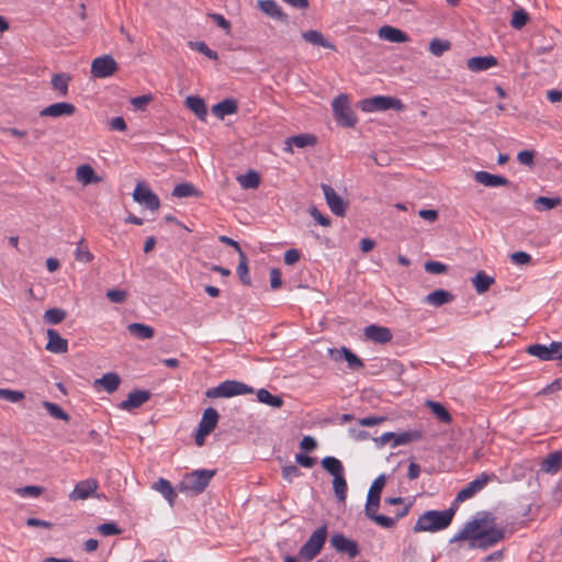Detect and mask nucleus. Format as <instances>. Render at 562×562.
<instances>
[{
  "instance_id": "338daca9",
  "label": "nucleus",
  "mask_w": 562,
  "mask_h": 562,
  "mask_svg": "<svg viewBox=\"0 0 562 562\" xmlns=\"http://www.w3.org/2000/svg\"><path fill=\"white\" fill-rule=\"evenodd\" d=\"M310 214L319 225L325 227L330 225V218L323 215L316 206H312L310 209Z\"/></svg>"
},
{
  "instance_id": "b1692460",
  "label": "nucleus",
  "mask_w": 562,
  "mask_h": 562,
  "mask_svg": "<svg viewBox=\"0 0 562 562\" xmlns=\"http://www.w3.org/2000/svg\"><path fill=\"white\" fill-rule=\"evenodd\" d=\"M562 469V451L549 453L541 462V470L548 474H555Z\"/></svg>"
},
{
  "instance_id": "f3484780",
  "label": "nucleus",
  "mask_w": 562,
  "mask_h": 562,
  "mask_svg": "<svg viewBox=\"0 0 562 562\" xmlns=\"http://www.w3.org/2000/svg\"><path fill=\"white\" fill-rule=\"evenodd\" d=\"M258 7L265 14L274 20L283 23H286L289 20L288 14L274 0H258Z\"/></svg>"
},
{
  "instance_id": "5fc2aeb1",
  "label": "nucleus",
  "mask_w": 562,
  "mask_h": 562,
  "mask_svg": "<svg viewBox=\"0 0 562 562\" xmlns=\"http://www.w3.org/2000/svg\"><path fill=\"white\" fill-rule=\"evenodd\" d=\"M25 397L22 391L0 389V398L7 400L11 403H18Z\"/></svg>"
},
{
  "instance_id": "bb28decb",
  "label": "nucleus",
  "mask_w": 562,
  "mask_h": 562,
  "mask_svg": "<svg viewBox=\"0 0 562 562\" xmlns=\"http://www.w3.org/2000/svg\"><path fill=\"white\" fill-rule=\"evenodd\" d=\"M220 414L213 407H207L204 409L202 414V418L199 423V428L203 429V431L212 432L218 423Z\"/></svg>"
},
{
  "instance_id": "6ab92c4d",
  "label": "nucleus",
  "mask_w": 562,
  "mask_h": 562,
  "mask_svg": "<svg viewBox=\"0 0 562 562\" xmlns=\"http://www.w3.org/2000/svg\"><path fill=\"white\" fill-rule=\"evenodd\" d=\"M498 64L497 58L492 55L471 57L467 60V67L473 72H480L495 67Z\"/></svg>"
},
{
  "instance_id": "aec40b11",
  "label": "nucleus",
  "mask_w": 562,
  "mask_h": 562,
  "mask_svg": "<svg viewBox=\"0 0 562 562\" xmlns=\"http://www.w3.org/2000/svg\"><path fill=\"white\" fill-rule=\"evenodd\" d=\"M46 349L53 353H65L68 350V341L55 329H47Z\"/></svg>"
},
{
  "instance_id": "0e129e2a",
  "label": "nucleus",
  "mask_w": 562,
  "mask_h": 562,
  "mask_svg": "<svg viewBox=\"0 0 562 562\" xmlns=\"http://www.w3.org/2000/svg\"><path fill=\"white\" fill-rule=\"evenodd\" d=\"M151 100V94H143L139 97L132 98L131 103L136 110L144 111Z\"/></svg>"
},
{
  "instance_id": "c03bdc74",
  "label": "nucleus",
  "mask_w": 562,
  "mask_h": 562,
  "mask_svg": "<svg viewBox=\"0 0 562 562\" xmlns=\"http://www.w3.org/2000/svg\"><path fill=\"white\" fill-rule=\"evenodd\" d=\"M236 272H237L238 278L243 284H245V285L251 284V279L249 277L248 259H247L246 254H241V256H239V262H238Z\"/></svg>"
},
{
  "instance_id": "72a5a7b5",
  "label": "nucleus",
  "mask_w": 562,
  "mask_h": 562,
  "mask_svg": "<svg viewBox=\"0 0 562 562\" xmlns=\"http://www.w3.org/2000/svg\"><path fill=\"white\" fill-rule=\"evenodd\" d=\"M423 438V431L418 429H412L407 431H403L400 434H395L394 442L392 443V447L395 448L401 445H407L413 441H418Z\"/></svg>"
},
{
  "instance_id": "bf43d9fd",
  "label": "nucleus",
  "mask_w": 562,
  "mask_h": 562,
  "mask_svg": "<svg viewBox=\"0 0 562 562\" xmlns=\"http://www.w3.org/2000/svg\"><path fill=\"white\" fill-rule=\"evenodd\" d=\"M44 488L36 485H27L16 490L20 496L26 497H38L43 493Z\"/></svg>"
},
{
  "instance_id": "a19ab883",
  "label": "nucleus",
  "mask_w": 562,
  "mask_h": 562,
  "mask_svg": "<svg viewBox=\"0 0 562 562\" xmlns=\"http://www.w3.org/2000/svg\"><path fill=\"white\" fill-rule=\"evenodd\" d=\"M561 202H562V200L559 196H555V198L538 196L533 201V205L537 211L543 212V211H550V210L557 207L558 205L561 204Z\"/></svg>"
},
{
  "instance_id": "e433bc0d",
  "label": "nucleus",
  "mask_w": 562,
  "mask_h": 562,
  "mask_svg": "<svg viewBox=\"0 0 562 562\" xmlns=\"http://www.w3.org/2000/svg\"><path fill=\"white\" fill-rule=\"evenodd\" d=\"M172 195L176 198L201 196L202 192L190 182H182L173 188Z\"/></svg>"
},
{
  "instance_id": "69168bd1",
  "label": "nucleus",
  "mask_w": 562,
  "mask_h": 562,
  "mask_svg": "<svg viewBox=\"0 0 562 562\" xmlns=\"http://www.w3.org/2000/svg\"><path fill=\"white\" fill-rule=\"evenodd\" d=\"M551 360H562V341H552L548 346Z\"/></svg>"
},
{
  "instance_id": "680f3d73",
  "label": "nucleus",
  "mask_w": 562,
  "mask_h": 562,
  "mask_svg": "<svg viewBox=\"0 0 562 562\" xmlns=\"http://www.w3.org/2000/svg\"><path fill=\"white\" fill-rule=\"evenodd\" d=\"M106 297L113 303H124L127 299L125 290L111 289L106 291Z\"/></svg>"
},
{
  "instance_id": "2eb2a0df",
  "label": "nucleus",
  "mask_w": 562,
  "mask_h": 562,
  "mask_svg": "<svg viewBox=\"0 0 562 562\" xmlns=\"http://www.w3.org/2000/svg\"><path fill=\"white\" fill-rule=\"evenodd\" d=\"M76 113V106L68 102L53 103L40 111V116L60 117L71 116Z\"/></svg>"
},
{
  "instance_id": "864d4df0",
  "label": "nucleus",
  "mask_w": 562,
  "mask_h": 562,
  "mask_svg": "<svg viewBox=\"0 0 562 562\" xmlns=\"http://www.w3.org/2000/svg\"><path fill=\"white\" fill-rule=\"evenodd\" d=\"M189 45L191 48L195 49L196 52L203 54L207 58L212 60L218 59L217 52L211 49L204 42L196 41V42H189Z\"/></svg>"
},
{
  "instance_id": "4d7b16f0",
  "label": "nucleus",
  "mask_w": 562,
  "mask_h": 562,
  "mask_svg": "<svg viewBox=\"0 0 562 562\" xmlns=\"http://www.w3.org/2000/svg\"><path fill=\"white\" fill-rule=\"evenodd\" d=\"M424 268L428 273H432V274H441V273H446L448 271L447 265L439 262V261H432V260L426 261L424 265Z\"/></svg>"
},
{
  "instance_id": "de8ad7c7",
  "label": "nucleus",
  "mask_w": 562,
  "mask_h": 562,
  "mask_svg": "<svg viewBox=\"0 0 562 562\" xmlns=\"http://www.w3.org/2000/svg\"><path fill=\"white\" fill-rule=\"evenodd\" d=\"M43 407L56 419L64 422H68L70 419V416L56 403L44 401Z\"/></svg>"
},
{
  "instance_id": "4c0bfd02",
  "label": "nucleus",
  "mask_w": 562,
  "mask_h": 562,
  "mask_svg": "<svg viewBox=\"0 0 562 562\" xmlns=\"http://www.w3.org/2000/svg\"><path fill=\"white\" fill-rule=\"evenodd\" d=\"M71 81V76L69 74H55L52 78V86L55 90L59 92L61 97H66L68 94V86Z\"/></svg>"
},
{
  "instance_id": "603ef678",
  "label": "nucleus",
  "mask_w": 562,
  "mask_h": 562,
  "mask_svg": "<svg viewBox=\"0 0 562 562\" xmlns=\"http://www.w3.org/2000/svg\"><path fill=\"white\" fill-rule=\"evenodd\" d=\"M529 21V15L524 9H518L513 12L510 26L516 30L522 29Z\"/></svg>"
},
{
  "instance_id": "37998d69",
  "label": "nucleus",
  "mask_w": 562,
  "mask_h": 562,
  "mask_svg": "<svg viewBox=\"0 0 562 562\" xmlns=\"http://www.w3.org/2000/svg\"><path fill=\"white\" fill-rule=\"evenodd\" d=\"M238 181L244 189H256L260 184L258 172L249 170L245 175L238 177Z\"/></svg>"
},
{
  "instance_id": "cd10ccee",
  "label": "nucleus",
  "mask_w": 562,
  "mask_h": 562,
  "mask_svg": "<svg viewBox=\"0 0 562 562\" xmlns=\"http://www.w3.org/2000/svg\"><path fill=\"white\" fill-rule=\"evenodd\" d=\"M121 384V378L115 372H109L103 374L100 379L94 381V386H102L108 393L115 392Z\"/></svg>"
},
{
  "instance_id": "f257e3e1",
  "label": "nucleus",
  "mask_w": 562,
  "mask_h": 562,
  "mask_svg": "<svg viewBox=\"0 0 562 562\" xmlns=\"http://www.w3.org/2000/svg\"><path fill=\"white\" fill-rule=\"evenodd\" d=\"M504 538L505 530L496 526L495 516L490 512H479L450 539V543L468 540L471 549L487 550Z\"/></svg>"
},
{
  "instance_id": "39448f33",
  "label": "nucleus",
  "mask_w": 562,
  "mask_h": 562,
  "mask_svg": "<svg viewBox=\"0 0 562 562\" xmlns=\"http://www.w3.org/2000/svg\"><path fill=\"white\" fill-rule=\"evenodd\" d=\"M327 526L318 527L310 539L301 547L299 557L304 561H312L323 549L327 538Z\"/></svg>"
},
{
  "instance_id": "dca6fc26",
  "label": "nucleus",
  "mask_w": 562,
  "mask_h": 562,
  "mask_svg": "<svg viewBox=\"0 0 562 562\" xmlns=\"http://www.w3.org/2000/svg\"><path fill=\"white\" fill-rule=\"evenodd\" d=\"M364 336L368 340L376 344H386L392 340L393 335L387 327L371 324L364 327Z\"/></svg>"
},
{
  "instance_id": "6e6552de",
  "label": "nucleus",
  "mask_w": 562,
  "mask_h": 562,
  "mask_svg": "<svg viewBox=\"0 0 562 562\" xmlns=\"http://www.w3.org/2000/svg\"><path fill=\"white\" fill-rule=\"evenodd\" d=\"M495 477V474H487L485 472L481 473L473 481L468 483L465 487L458 492L452 505L457 508L459 503H462L473 497L476 493L482 491L490 481L494 480Z\"/></svg>"
},
{
  "instance_id": "49530a36",
  "label": "nucleus",
  "mask_w": 562,
  "mask_h": 562,
  "mask_svg": "<svg viewBox=\"0 0 562 562\" xmlns=\"http://www.w3.org/2000/svg\"><path fill=\"white\" fill-rule=\"evenodd\" d=\"M451 48V43L449 41H443L438 37H435L429 43V52L436 56L440 57L443 53L448 52Z\"/></svg>"
},
{
  "instance_id": "c756f323",
  "label": "nucleus",
  "mask_w": 562,
  "mask_h": 562,
  "mask_svg": "<svg viewBox=\"0 0 562 562\" xmlns=\"http://www.w3.org/2000/svg\"><path fill=\"white\" fill-rule=\"evenodd\" d=\"M316 143L317 137L313 134H299L286 138L285 144L288 147L285 149L292 151L291 146L304 148L306 146H314Z\"/></svg>"
},
{
  "instance_id": "f8f14e48",
  "label": "nucleus",
  "mask_w": 562,
  "mask_h": 562,
  "mask_svg": "<svg viewBox=\"0 0 562 562\" xmlns=\"http://www.w3.org/2000/svg\"><path fill=\"white\" fill-rule=\"evenodd\" d=\"M385 483H386V479L383 474H381L371 484L369 492H368L367 504H366V508H364L366 514H369V512L379 509L381 493H382L383 487L385 486Z\"/></svg>"
},
{
  "instance_id": "7c9ffc66",
  "label": "nucleus",
  "mask_w": 562,
  "mask_h": 562,
  "mask_svg": "<svg viewBox=\"0 0 562 562\" xmlns=\"http://www.w3.org/2000/svg\"><path fill=\"white\" fill-rule=\"evenodd\" d=\"M302 37L307 43H311L313 45H317V46H322L324 48L336 50V46L331 42L327 41L319 31H316V30L306 31L302 34Z\"/></svg>"
},
{
  "instance_id": "a878e982",
  "label": "nucleus",
  "mask_w": 562,
  "mask_h": 562,
  "mask_svg": "<svg viewBox=\"0 0 562 562\" xmlns=\"http://www.w3.org/2000/svg\"><path fill=\"white\" fill-rule=\"evenodd\" d=\"M454 299V294H452L450 291L438 289L429 293L425 297V302L432 306H442L445 304L451 303Z\"/></svg>"
},
{
  "instance_id": "5701e85b",
  "label": "nucleus",
  "mask_w": 562,
  "mask_h": 562,
  "mask_svg": "<svg viewBox=\"0 0 562 562\" xmlns=\"http://www.w3.org/2000/svg\"><path fill=\"white\" fill-rule=\"evenodd\" d=\"M379 36L391 43H405L409 40L408 35L404 31L390 25L380 27Z\"/></svg>"
},
{
  "instance_id": "4be33fe9",
  "label": "nucleus",
  "mask_w": 562,
  "mask_h": 562,
  "mask_svg": "<svg viewBox=\"0 0 562 562\" xmlns=\"http://www.w3.org/2000/svg\"><path fill=\"white\" fill-rule=\"evenodd\" d=\"M98 488V483L95 480H85L75 486L74 491L70 494L72 499H87L92 493Z\"/></svg>"
},
{
  "instance_id": "412c9836",
  "label": "nucleus",
  "mask_w": 562,
  "mask_h": 562,
  "mask_svg": "<svg viewBox=\"0 0 562 562\" xmlns=\"http://www.w3.org/2000/svg\"><path fill=\"white\" fill-rule=\"evenodd\" d=\"M474 180L485 187L495 188L510 184L509 180L503 176L493 175L487 171H476Z\"/></svg>"
},
{
  "instance_id": "393cba45",
  "label": "nucleus",
  "mask_w": 562,
  "mask_h": 562,
  "mask_svg": "<svg viewBox=\"0 0 562 562\" xmlns=\"http://www.w3.org/2000/svg\"><path fill=\"white\" fill-rule=\"evenodd\" d=\"M237 111L238 103L235 99H224L212 106V113L218 119L235 114Z\"/></svg>"
},
{
  "instance_id": "7ed1b4c3",
  "label": "nucleus",
  "mask_w": 562,
  "mask_h": 562,
  "mask_svg": "<svg viewBox=\"0 0 562 562\" xmlns=\"http://www.w3.org/2000/svg\"><path fill=\"white\" fill-rule=\"evenodd\" d=\"M215 474L216 470H194L183 476L178 484V490L180 492H189L193 495H199L205 491Z\"/></svg>"
},
{
  "instance_id": "e2e57ef3",
  "label": "nucleus",
  "mask_w": 562,
  "mask_h": 562,
  "mask_svg": "<svg viewBox=\"0 0 562 562\" xmlns=\"http://www.w3.org/2000/svg\"><path fill=\"white\" fill-rule=\"evenodd\" d=\"M207 16H209L210 19H212V20L216 23V25H217L218 27H221L222 30H224V31L226 32V34H228V33H229L232 24H231V22H229L227 19H225L222 14L210 12V13H207Z\"/></svg>"
},
{
  "instance_id": "79ce46f5",
  "label": "nucleus",
  "mask_w": 562,
  "mask_h": 562,
  "mask_svg": "<svg viewBox=\"0 0 562 562\" xmlns=\"http://www.w3.org/2000/svg\"><path fill=\"white\" fill-rule=\"evenodd\" d=\"M427 406L430 408L432 414L445 424H449L452 420L451 414L448 409L439 402L428 401Z\"/></svg>"
},
{
  "instance_id": "f03ea898",
  "label": "nucleus",
  "mask_w": 562,
  "mask_h": 562,
  "mask_svg": "<svg viewBox=\"0 0 562 562\" xmlns=\"http://www.w3.org/2000/svg\"><path fill=\"white\" fill-rule=\"evenodd\" d=\"M456 514V507L451 505L446 510H427L420 515L413 527L414 532L438 531L447 528Z\"/></svg>"
},
{
  "instance_id": "ddd939ff",
  "label": "nucleus",
  "mask_w": 562,
  "mask_h": 562,
  "mask_svg": "<svg viewBox=\"0 0 562 562\" xmlns=\"http://www.w3.org/2000/svg\"><path fill=\"white\" fill-rule=\"evenodd\" d=\"M330 544L340 553H347L350 558L359 554V546L355 540L345 537L342 533H335L330 538Z\"/></svg>"
},
{
  "instance_id": "ea45409f",
  "label": "nucleus",
  "mask_w": 562,
  "mask_h": 562,
  "mask_svg": "<svg viewBox=\"0 0 562 562\" xmlns=\"http://www.w3.org/2000/svg\"><path fill=\"white\" fill-rule=\"evenodd\" d=\"M76 175L78 180L83 184H90L99 181V177L90 165L79 166Z\"/></svg>"
},
{
  "instance_id": "a211bd4d",
  "label": "nucleus",
  "mask_w": 562,
  "mask_h": 562,
  "mask_svg": "<svg viewBox=\"0 0 562 562\" xmlns=\"http://www.w3.org/2000/svg\"><path fill=\"white\" fill-rule=\"evenodd\" d=\"M330 353L335 360L345 359L351 370H360L364 367L363 361L350 349L341 347V349H330Z\"/></svg>"
},
{
  "instance_id": "09e8293b",
  "label": "nucleus",
  "mask_w": 562,
  "mask_h": 562,
  "mask_svg": "<svg viewBox=\"0 0 562 562\" xmlns=\"http://www.w3.org/2000/svg\"><path fill=\"white\" fill-rule=\"evenodd\" d=\"M378 510L369 512V514H366V516L374 521L376 525L390 529L393 528L396 524L395 519L382 514H378Z\"/></svg>"
},
{
  "instance_id": "a18cd8bd",
  "label": "nucleus",
  "mask_w": 562,
  "mask_h": 562,
  "mask_svg": "<svg viewBox=\"0 0 562 562\" xmlns=\"http://www.w3.org/2000/svg\"><path fill=\"white\" fill-rule=\"evenodd\" d=\"M66 312L63 308L53 307L44 313V322L50 325H57L66 318Z\"/></svg>"
},
{
  "instance_id": "3c124183",
  "label": "nucleus",
  "mask_w": 562,
  "mask_h": 562,
  "mask_svg": "<svg viewBox=\"0 0 562 562\" xmlns=\"http://www.w3.org/2000/svg\"><path fill=\"white\" fill-rule=\"evenodd\" d=\"M527 353L530 356L537 357L542 361H550V352L548 350V346L533 344L527 347Z\"/></svg>"
},
{
  "instance_id": "c9c22d12",
  "label": "nucleus",
  "mask_w": 562,
  "mask_h": 562,
  "mask_svg": "<svg viewBox=\"0 0 562 562\" xmlns=\"http://www.w3.org/2000/svg\"><path fill=\"white\" fill-rule=\"evenodd\" d=\"M321 464H322V468L326 472H328L330 475H333L334 477H336V475L339 476V475L344 474V465L340 462V460H338L335 457H331V456L325 457L322 460Z\"/></svg>"
},
{
  "instance_id": "f704fd0d",
  "label": "nucleus",
  "mask_w": 562,
  "mask_h": 562,
  "mask_svg": "<svg viewBox=\"0 0 562 562\" xmlns=\"http://www.w3.org/2000/svg\"><path fill=\"white\" fill-rule=\"evenodd\" d=\"M495 282V279L484 271H479L474 278H472V283L479 294L485 293L490 286Z\"/></svg>"
},
{
  "instance_id": "9b49d317",
  "label": "nucleus",
  "mask_w": 562,
  "mask_h": 562,
  "mask_svg": "<svg viewBox=\"0 0 562 562\" xmlns=\"http://www.w3.org/2000/svg\"><path fill=\"white\" fill-rule=\"evenodd\" d=\"M321 188L330 211L337 216H345L348 203L337 194L331 186L322 183Z\"/></svg>"
},
{
  "instance_id": "9d476101",
  "label": "nucleus",
  "mask_w": 562,
  "mask_h": 562,
  "mask_svg": "<svg viewBox=\"0 0 562 562\" xmlns=\"http://www.w3.org/2000/svg\"><path fill=\"white\" fill-rule=\"evenodd\" d=\"M133 199L147 207L150 211H156L160 206L159 198L156 193H154L150 188H148L143 182L136 184V188L133 192Z\"/></svg>"
},
{
  "instance_id": "58836bf2",
  "label": "nucleus",
  "mask_w": 562,
  "mask_h": 562,
  "mask_svg": "<svg viewBox=\"0 0 562 562\" xmlns=\"http://www.w3.org/2000/svg\"><path fill=\"white\" fill-rule=\"evenodd\" d=\"M257 398L260 403L274 408H280L284 403L281 396L273 395L266 389H260L257 391Z\"/></svg>"
},
{
  "instance_id": "423d86ee",
  "label": "nucleus",
  "mask_w": 562,
  "mask_h": 562,
  "mask_svg": "<svg viewBox=\"0 0 562 562\" xmlns=\"http://www.w3.org/2000/svg\"><path fill=\"white\" fill-rule=\"evenodd\" d=\"M333 114L337 123L344 127H353L357 124V116L348 103L346 94H339L333 100Z\"/></svg>"
},
{
  "instance_id": "0eeeda50",
  "label": "nucleus",
  "mask_w": 562,
  "mask_h": 562,
  "mask_svg": "<svg viewBox=\"0 0 562 562\" xmlns=\"http://www.w3.org/2000/svg\"><path fill=\"white\" fill-rule=\"evenodd\" d=\"M360 108L364 112L386 111L391 109L402 111L404 104L400 99L394 97L376 95L362 100Z\"/></svg>"
},
{
  "instance_id": "13d9d810",
  "label": "nucleus",
  "mask_w": 562,
  "mask_h": 562,
  "mask_svg": "<svg viewBox=\"0 0 562 562\" xmlns=\"http://www.w3.org/2000/svg\"><path fill=\"white\" fill-rule=\"evenodd\" d=\"M98 531L102 535V536H116V535H120L122 532V530L120 529V527L115 524V522H105V524H102L98 527Z\"/></svg>"
},
{
  "instance_id": "c85d7f7f",
  "label": "nucleus",
  "mask_w": 562,
  "mask_h": 562,
  "mask_svg": "<svg viewBox=\"0 0 562 562\" xmlns=\"http://www.w3.org/2000/svg\"><path fill=\"white\" fill-rule=\"evenodd\" d=\"M153 488L159 492L167 499L170 506H173L178 495L168 480L159 477L154 483Z\"/></svg>"
},
{
  "instance_id": "4468645a",
  "label": "nucleus",
  "mask_w": 562,
  "mask_h": 562,
  "mask_svg": "<svg viewBox=\"0 0 562 562\" xmlns=\"http://www.w3.org/2000/svg\"><path fill=\"white\" fill-rule=\"evenodd\" d=\"M151 397V393L147 390H134L128 393L127 398L119 404V407L123 411H132L140 407L143 404L148 402Z\"/></svg>"
},
{
  "instance_id": "473e14b6",
  "label": "nucleus",
  "mask_w": 562,
  "mask_h": 562,
  "mask_svg": "<svg viewBox=\"0 0 562 562\" xmlns=\"http://www.w3.org/2000/svg\"><path fill=\"white\" fill-rule=\"evenodd\" d=\"M127 330L138 339H150L155 335L154 328L143 323H132L127 326Z\"/></svg>"
},
{
  "instance_id": "052dcab7",
  "label": "nucleus",
  "mask_w": 562,
  "mask_h": 562,
  "mask_svg": "<svg viewBox=\"0 0 562 562\" xmlns=\"http://www.w3.org/2000/svg\"><path fill=\"white\" fill-rule=\"evenodd\" d=\"M535 156L533 150H521L517 155V160L524 166L532 167L535 165Z\"/></svg>"
},
{
  "instance_id": "6e6d98bb",
  "label": "nucleus",
  "mask_w": 562,
  "mask_h": 562,
  "mask_svg": "<svg viewBox=\"0 0 562 562\" xmlns=\"http://www.w3.org/2000/svg\"><path fill=\"white\" fill-rule=\"evenodd\" d=\"M85 239H81L78 244V247L75 251V257L77 261L81 262H90L93 260V255L88 250L87 247H83Z\"/></svg>"
},
{
  "instance_id": "2f4dec72",
  "label": "nucleus",
  "mask_w": 562,
  "mask_h": 562,
  "mask_svg": "<svg viewBox=\"0 0 562 562\" xmlns=\"http://www.w3.org/2000/svg\"><path fill=\"white\" fill-rule=\"evenodd\" d=\"M184 103L200 120H205L207 109L202 98L198 95H190L186 99Z\"/></svg>"
},
{
  "instance_id": "20e7f679",
  "label": "nucleus",
  "mask_w": 562,
  "mask_h": 562,
  "mask_svg": "<svg viewBox=\"0 0 562 562\" xmlns=\"http://www.w3.org/2000/svg\"><path fill=\"white\" fill-rule=\"evenodd\" d=\"M251 393H254V389L251 386L236 380H226L217 386L209 389L205 392V395L209 398H220Z\"/></svg>"
},
{
  "instance_id": "774afa93",
  "label": "nucleus",
  "mask_w": 562,
  "mask_h": 562,
  "mask_svg": "<svg viewBox=\"0 0 562 562\" xmlns=\"http://www.w3.org/2000/svg\"><path fill=\"white\" fill-rule=\"evenodd\" d=\"M301 475V471L300 469L294 465V464H291V465H286V467H283L282 469V477L289 482H292V480L294 477H297Z\"/></svg>"
},
{
  "instance_id": "1a4fd4ad",
  "label": "nucleus",
  "mask_w": 562,
  "mask_h": 562,
  "mask_svg": "<svg viewBox=\"0 0 562 562\" xmlns=\"http://www.w3.org/2000/svg\"><path fill=\"white\" fill-rule=\"evenodd\" d=\"M119 65L111 55L95 58L91 64V75L95 78H106L115 74Z\"/></svg>"
},
{
  "instance_id": "8fccbe9b",
  "label": "nucleus",
  "mask_w": 562,
  "mask_h": 562,
  "mask_svg": "<svg viewBox=\"0 0 562 562\" xmlns=\"http://www.w3.org/2000/svg\"><path fill=\"white\" fill-rule=\"evenodd\" d=\"M333 487H334V492H335V495L337 496V498L340 502H345L346 497H347L348 486H347V481L344 477V474L339 475V476L336 475V477H334Z\"/></svg>"
}]
</instances>
